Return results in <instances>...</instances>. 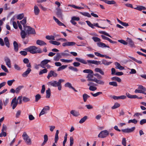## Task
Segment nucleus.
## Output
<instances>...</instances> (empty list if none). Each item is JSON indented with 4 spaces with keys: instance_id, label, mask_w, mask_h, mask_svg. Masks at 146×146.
<instances>
[{
    "instance_id": "nucleus-54",
    "label": "nucleus",
    "mask_w": 146,
    "mask_h": 146,
    "mask_svg": "<svg viewBox=\"0 0 146 146\" xmlns=\"http://www.w3.org/2000/svg\"><path fill=\"white\" fill-rule=\"evenodd\" d=\"M102 94V92H97V93H95V94H93V93L91 92L90 93V94L94 97H96L98 95L101 94Z\"/></svg>"
},
{
    "instance_id": "nucleus-33",
    "label": "nucleus",
    "mask_w": 146,
    "mask_h": 146,
    "mask_svg": "<svg viewBox=\"0 0 146 146\" xmlns=\"http://www.w3.org/2000/svg\"><path fill=\"white\" fill-rule=\"evenodd\" d=\"M13 44L15 51L16 52H17L19 49L18 45L16 41H14L13 42Z\"/></svg>"
},
{
    "instance_id": "nucleus-52",
    "label": "nucleus",
    "mask_w": 146,
    "mask_h": 146,
    "mask_svg": "<svg viewBox=\"0 0 146 146\" xmlns=\"http://www.w3.org/2000/svg\"><path fill=\"white\" fill-rule=\"evenodd\" d=\"M48 72V70L46 68L40 71L39 72L40 75H42L44 73H46Z\"/></svg>"
},
{
    "instance_id": "nucleus-39",
    "label": "nucleus",
    "mask_w": 146,
    "mask_h": 146,
    "mask_svg": "<svg viewBox=\"0 0 146 146\" xmlns=\"http://www.w3.org/2000/svg\"><path fill=\"white\" fill-rule=\"evenodd\" d=\"M66 52H69L68 50H66L64 52L61 53L60 54L61 56H70V55L68 53H67Z\"/></svg>"
},
{
    "instance_id": "nucleus-1",
    "label": "nucleus",
    "mask_w": 146,
    "mask_h": 146,
    "mask_svg": "<svg viewBox=\"0 0 146 146\" xmlns=\"http://www.w3.org/2000/svg\"><path fill=\"white\" fill-rule=\"evenodd\" d=\"M64 81V80L62 79H60L58 81L56 80H52L48 82L47 85L50 87H57L58 90L60 91L62 88L61 83Z\"/></svg>"
},
{
    "instance_id": "nucleus-29",
    "label": "nucleus",
    "mask_w": 146,
    "mask_h": 146,
    "mask_svg": "<svg viewBox=\"0 0 146 146\" xmlns=\"http://www.w3.org/2000/svg\"><path fill=\"white\" fill-rule=\"evenodd\" d=\"M93 77V74H88L87 76H86V78H88L87 80L88 81H91L94 82V79H92Z\"/></svg>"
},
{
    "instance_id": "nucleus-44",
    "label": "nucleus",
    "mask_w": 146,
    "mask_h": 146,
    "mask_svg": "<svg viewBox=\"0 0 146 146\" xmlns=\"http://www.w3.org/2000/svg\"><path fill=\"white\" fill-rule=\"evenodd\" d=\"M10 23H12L13 26L14 28L15 29H17L18 28L17 23V24L15 22L12 21L11 19L10 21Z\"/></svg>"
},
{
    "instance_id": "nucleus-11",
    "label": "nucleus",
    "mask_w": 146,
    "mask_h": 146,
    "mask_svg": "<svg viewBox=\"0 0 146 146\" xmlns=\"http://www.w3.org/2000/svg\"><path fill=\"white\" fill-rule=\"evenodd\" d=\"M56 14L57 17H62L63 16L62 10L58 7L56 8Z\"/></svg>"
},
{
    "instance_id": "nucleus-36",
    "label": "nucleus",
    "mask_w": 146,
    "mask_h": 146,
    "mask_svg": "<svg viewBox=\"0 0 146 146\" xmlns=\"http://www.w3.org/2000/svg\"><path fill=\"white\" fill-rule=\"evenodd\" d=\"M46 98H50L51 95V91L50 89L48 88V90L46 91Z\"/></svg>"
},
{
    "instance_id": "nucleus-20",
    "label": "nucleus",
    "mask_w": 146,
    "mask_h": 146,
    "mask_svg": "<svg viewBox=\"0 0 146 146\" xmlns=\"http://www.w3.org/2000/svg\"><path fill=\"white\" fill-rule=\"evenodd\" d=\"M64 85L65 87H68L69 88H71L75 92H77V91L72 86V85L70 83L68 82H67Z\"/></svg>"
},
{
    "instance_id": "nucleus-30",
    "label": "nucleus",
    "mask_w": 146,
    "mask_h": 146,
    "mask_svg": "<svg viewBox=\"0 0 146 146\" xmlns=\"http://www.w3.org/2000/svg\"><path fill=\"white\" fill-rule=\"evenodd\" d=\"M94 71L96 72L100 73L102 75H104V72L99 68H95L94 69Z\"/></svg>"
},
{
    "instance_id": "nucleus-27",
    "label": "nucleus",
    "mask_w": 146,
    "mask_h": 146,
    "mask_svg": "<svg viewBox=\"0 0 146 146\" xmlns=\"http://www.w3.org/2000/svg\"><path fill=\"white\" fill-rule=\"evenodd\" d=\"M115 65L116 66V68L119 69L120 70H122L124 69V67L121 66L120 64L117 62L115 63Z\"/></svg>"
},
{
    "instance_id": "nucleus-5",
    "label": "nucleus",
    "mask_w": 146,
    "mask_h": 146,
    "mask_svg": "<svg viewBox=\"0 0 146 146\" xmlns=\"http://www.w3.org/2000/svg\"><path fill=\"white\" fill-rule=\"evenodd\" d=\"M109 134L108 131L105 130L101 131L98 135V137L100 138H104L106 137Z\"/></svg>"
},
{
    "instance_id": "nucleus-26",
    "label": "nucleus",
    "mask_w": 146,
    "mask_h": 146,
    "mask_svg": "<svg viewBox=\"0 0 146 146\" xmlns=\"http://www.w3.org/2000/svg\"><path fill=\"white\" fill-rule=\"evenodd\" d=\"M100 1H104L106 3L109 5L114 4L116 3V2L114 0H100Z\"/></svg>"
},
{
    "instance_id": "nucleus-60",
    "label": "nucleus",
    "mask_w": 146,
    "mask_h": 146,
    "mask_svg": "<svg viewBox=\"0 0 146 146\" xmlns=\"http://www.w3.org/2000/svg\"><path fill=\"white\" fill-rule=\"evenodd\" d=\"M109 84L111 86H114L116 87L117 86V84L116 82H109Z\"/></svg>"
},
{
    "instance_id": "nucleus-8",
    "label": "nucleus",
    "mask_w": 146,
    "mask_h": 146,
    "mask_svg": "<svg viewBox=\"0 0 146 146\" xmlns=\"http://www.w3.org/2000/svg\"><path fill=\"white\" fill-rule=\"evenodd\" d=\"M58 76V74L55 71L53 70H50L48 73L47 78L48 79H49L50 78L52 77H56Z\"/></svg>"
},
{
    "instance_id": "nucleus-10",
    "label": "nucleus",
    "mask_w": 146,
    "mask_h": 146,
    "mask_svg": "<svg viewBox=\"0 0 146 146\" xmlns=\"http://www.w3.org/2000/svg\"><path fill=\"white\" fill-rule=\"evenodd\" d=\"M50 60L47 59H45L41 62L40 64H38L43 68H45V66L48 62H50Z\"/></svg>"
},
{
    "instance_id": "nucleus-64",
    "label": "nucleus",
    "mask_w": 146,
    "mask_h": 146,
    "mask_svg": "<svg viewBox=\"0 0 146 146\" xmlns=\"http://www.w3.org/2000/svg\"><path fill=\"white\" fill-rule=\"evenodd\" d=\"M35 101L36 102H37L38 101V100H40L41 98V96L39 94H37L35 96Z\"/></svg>"
},
{
    "instance_id": "nucleus-19",
    "label": "nucleus",
    "mask_w": 146,
    "mask_h": 146,
    "mask_svg": "<svg viewBox=\"0 0 146 146\" xmlns=\"http://www.w3.org/2000/svg\"><path fill=\"white\" fill-rule=\"evenodd\" d=\"M53 19L55 21V22L57 24L60 26H63L65 27H66V26L62 23L60 21L57 19L54 16L53 17Z\"/></svg>"
},
{
    "instance_id": "nucleus-51",
    "label": "nucleus",
    "mask_w": 146,
    "mask_h": 146,
    "mask_svg": "<svg viewBox=\"0 0 146 146\" xmlns=\"http://www.w3.org/2000/svg\"><path fill=\"white\" fill-rule=\"evenodd\" d=\"M23 98V96H19L18 97L17 99V101H18V103L19 104H21L22 103V99Z\"/></svg>"
},
{
    "instance_id": "nucleus-46",
    "label": "nucleus",
    "mask_w": 146,
    "mask_h": 146,
    "mask_svg": "<svg viewBox=\"0 0 146 146\" xmlns=\"http://www.w3.org/2000/svg\"><path fill=\"white\" fill-rule=\"evenodd\" d=\"M92 39L95 42H101V39L97 37H93Z\"/></svg>"
},
{
    "instance_id": "nucleus-14",
    "label": "nucleus",
    "mask_w": 146,
    "mask_h": 146,
    "mask_svg": "<svg viewBox=\"0 0 146 146\" xmlns=\"http://www.w3.org/2000/svg\"><path fill=\"white\" fill-rule=\"evenodd\" d=\"M127 44H128L130 47H135L134 42L131 38H127Z\"/></svg>"
},
{
    "instance_id": "nucleus-9",
    "label": "nucleus",
    "mask_w": 146,
    "mask_h": 146,
    "mask_svg": "<svg viewBox=\"0 0 146 146\" xmlns=\"http://www.w3.org/2000/svg\"><path fill=\"white\" fill-rule=\"evenodd\" d=\"M49 110L50 107L49 106H47L44 107L40 113L39 115V116L40 117V116L46 113L47 111H49Z\"/></svg>"
},
{
    "instance_id": "nucleus-53",
    "label": "nucleus",
    "mask_w": 146,
    "mask_h": 146,
    "mask_svg": "<svg viewBox=\"0 0 146 146\" xmlns=\"http://www.w3.org/2000/svg\"><path fill=\"white\" fill-rule=\"evenodd\" d=\"M15 69L18 71H20L21 70V67L17 64H15L14 65Z\"/></svg>"
},
{
    "instance_id": "nucleus-62",
    "label": "nucleus",
    "mask_w": 146,
    "mask_h": 146,
    "mask_svg": "<svg viewBox=\"0 0 146 146\" xmlns=\"http://www.w3.org/2000/svg\"><path fill=\"white\" fill-rule=\"evenodd\" d=\"M68 68L69 69L72 70L75 72H77L78 70V69L72 66H69L68 67Z\"/></svg>"
},
{
    "instance_id": "nucleus-13",
    "label": "nucleus",
    "mask_w": 146,
    "mask_h": 146,
    "mask_svg": "<svg viewBox=\"0 0 146 146\" xmlns=\"http://www.w3.org/2000/svg\"><path fill=\"white\" fill-rule=\"evenodd\" d=\"M135 129V127H134L130 128H127L121 130L122 131L125 133H130L133 132Z\"/></svg>"
},
{
    "instance_id": "nucleus-2",
    "label": "nucleus",
    "mask_w": 146,
    "mask_h": 146,
    "mask_svg": "<svg viewBox=\"0 0 146 146\" xmlns=\"http://www.w3.org/2000/svg\"><path fill=\"white\" fill-rule=\"evenodd\" d=\"M24 50L27 52H30L32 54L37 53H41L42 51V50L35 46H31L25 48Z\"/></svg>"
},
{
    "instance_id": "nucleus-32",
    "label": "nucleus",
    "mask_w": 146,
    "mask_h": 146,
    "mask_svg": "<svg viewBox=\"0 0 146 146\" xmlns=\"http://www.w3.org/2000/svg\"><path fill=\"white\" fill-rule=\"evenodd\" d=\"M24 87V86L23 85H21L18 86L15 89L16 93L17 94H18L20 92L21 89L23 88Z\"/></svg>"
},
{
    "instance_id": "nucleus-3",
    "label": "nucleus",
    "mask_w": 146,
    "mask_h": 146,
    "mask_svg": "<svg viewBox=\"0 0 146 146\" xmlns=\"http://www.w3.org/2000/svg\"><path fill=\"white\" fill-rule=\"evenodd\" d=\"M75 59L77 61L84 64H86L87 63L88 64H94L96 65L101 64V62L99 61L94 60H87L86 62L84 59H81L79 58H76Z\"/></svg>"
},
{
    "instance_id": "nucleus-24",
    "label": "nucleus",
    "mask_w": 146,
    "mask_h": 146,
    "mask_svg": "<svg viewBox=\"0 0 146 146\" xmlns=\"http://www.w3.org/2000/svg\"><path fill=\"white\" fill-rule=\"evenodd\" d=\"M70 113L75 117H78L80 115L78 111L75 110H72L70 111Z\"/></svg>"
},
{
    "instance_id": "nucleus-21",
    "label": "nucleus",
    "mask_w": 146,
    "mask_h": 146,
    "mask_svg": "<svg viewBox=\"0 0 146 146\" xmlns=\"http://www.w3.org/2000/svg\"><path fill=\"white\" fill-rule=\"evenodd\" d=\"M36 44L40 46H42L46 45V43L43 41L41 40H38L36 41Z\"/></svg>"
},
{
    "instance_id": "nucleus-50",
    "label": "nucleus",
    "mask_w": 146,
    "mask_h": 146,
    "mask_svg": "<svg viewBox=\"0 0 146 146\" xmlns=\"http://www.w3.org/2000/svg\"><path fill=\"white\" fill-rule=\"evenodd\" d=\"M9 102V99L8 98H6L3 101V104L5 106L7 105Z\"/></svg>"
},
{
    "instance_id": "nucleus-6",
    "label": "nucleus",
    "mask_w": 146,
    "mask_h": 146,
    "mask_svg": "<svg viewBox=\"0 0 146 146\" xmlns=\"http://www.w3.org/2000/svg\"><path fill=\"white\" fill-rule=\"evenodd\" d=\"M25 30H26L28 34H35L36 33L35 29L31 28L29 26H26L25 28L24 29Z\"/></svg>"
},
{
    "instance_id": "nucleus-34",
    "label": "nucleus",
    "mask_w": 146,
    "mask_h": 146,
    "mask_svg": "<svg viewBox=\"0 0 146 146\" xmlns=\"http://www.w3.org/2000/svg\"><path fill=\"white\" fill-rule=\"evenodd\" d=\"M112 62H108L107 60H102V63L101 64H104L105 65L107 66L108 65L111 64Z\"/></svg>"
},
{
    "instance_id": "nucleus-22",
    "label": "nucleus",
    "mask_w": 146,
    "mask_h": 146,
    "mask_svg": "<svg viewBox=\"0 0 146 146\" xmlns=\"http://www.w3.org/2000/svg\"><path fill=\"white\" fill-rule=\"evenodd\" d=\"M101 37L103 39L108 40L111 43L113 44L116 43V42L112 40L109 38L104 35H101Z\"/></svg>"
},
{
    "instance_id": "nucleus-40",
    "label": "nucleus",
    "mask_w": 146,
    "mask_h": 146,
    "mask_svg": "<svg viewBox=\"0 0 146 146\" xmlns=\"http://www.w3.org/2000/svg\"><path fill=\"white\" fill-rule=\"evenodd\" d=\"M83 100L84 102H86L87 99L90 97V96L86 94H84L82 96Z\"/></svg>"
},
{
    "instance_id": "nucleus-12",
    "label": "nucleus",
    "mask_w": 146,
    "mask_h": 146,
    "mask_svg": "<svg viewBox=\"0 0 146 146\" xmlns=\"http://www.w3.org/2000/svg\"><path fill=\"white\" fill-rule=\"evenodd\" d=\"M76 43L73 42L66 41L65 42L63 43L62 44V46L63 47L66 46H70L74 45L76 44Z\"/></svg>"
},
{
    "instance_id": "nucleus-45",
    "label": "nucleus",
    "mask_w": 146,
    "mask_h": 146,
    "mask_svg": "<svg viewBox=\"0 0 146 146\" xmlns=\"http://www.w3.org/2000/svg\"><path fill=\"white\" fill-rule=\"evenodd\" d=\"M134 9L138 10L139 11H141L142 10H145L146 9V8L143 6H139L136 8H134Z\"/></svg>"
},
{
    "instance_id": "nucleus-47",
    "label": "nucleus",
    "mask_w": 146,
    "mask_h": 146,
    "mask_svg": "<svg viewBox=\"0 0 146 146\" xmlns=\"http://www.w3.org/2000/svg\"><path fill=\"white\" fill-rule=\"evenodd\" d=\"M46 39L48 40H54L55 37L53 35H47L45 37Z\"/></svg>"
},
{
    "instance_id": "nucleus-56",
    "label": "nucleus",
    "mask_w": 146,
    "mask_h": 146,
    "mask_svg": "<svg viewBox=\"0 0 146 146\" xmlns=\"http://www.w3.org/2000/svg\"><path fill=\"white\" fill-rule=\"evenodd\" d=\"M81 14L86 17H91V15L89 13L87 12H83L81 13Z\"/></svg>"
},
{
    "instance_id": "nucleus-35",
    "label": "nucleus",
    "mask_w": 146,
    "mask_h": 146,
    "mask_svg": "<svg viewBox=\"0 0 146 146\" xmlns=\"http://www.w3.org/2000/svg\"><path fill=\"white\" fill-rule=\"evenodd\" d=\"M44 141L42 144V146H43L47 142L48 140V137L47 135H45L44 136Z\"/></svg>"
},
{
    "instance_id": "nucleus-25",
    "label": "nucleus",
    "mask_w": 146,
    "mask_h": 146,
    "mask_svg": "<svg viewBox=\"0 0 146 146\" xmlns=\"http://www.w3.org/2000/svg\"><path fill=\"white\" fill-rule=\"evenodd\" d=\"M61 58V55L59 53H57L56 55L54 56L53 59L55 61H58L60 58Z\"/></svg>"
},
{
    "instance_id": "nucleus-23",
    "label": "nucleus",
    "mask_w": 146,
    "mask_h": 146,
    "mask_svg": "<svg viewBox=\"0 0 146 146\" xmlns=\"http://www.w3.org/2000/svg\"><path fill=\"white\" fill-rule=\"evenodd\" d=\"M137 86H138V89L142 90L141 93L146 95V88L141 85H138Z\"/></svg>"
},
{
    "instance_id": "nucleus-37",
    "label": "nucleus",
    "mask_w": 146,
    "mask_h": 146,
    "mask_svg": "<svg viewBox=\"0 0 146 146\" xmlns=\"http://www.w3.org/2000/svg\"><path fill=\"white\" fill-rule=\"evenodd\" d=\"M127 96L129 98L131 99H135L137 98L136 95H131L128 93H127L126 94Z\"/></svg>"
},
{
    "instance_id": "nucleus-18",
    "label": "nucleus",
    "mask_w": 146,
    "mask_h": 146,
    "mask_svg": "<svg viewBox=\"0 0 146 146\" xmlns=\"http://www.w3.org/2000/svg\"><path fill=\"white\" fill-rule=\"evenodd\" d=\"M31 71V69L30 68H28L27 70L23 73L22 74V76L24 77H27Z\"/></svg>"
},
{
    "instance_id": "nucleus-59",
    "label": "nucleus",
    "mask_w": 146,
    "mask_h": 146,
    "mask_svg": "<svg viewBox=\"0 0 146 146\" xmlns=\"http://www.w3.org/2000/svg\"><path fill=\"white\" fill-rule=\"evenodd\" d=\"M137 122V121L135 119H130L128 121V123H133L135 124H136Z\"/></svg>"
},
{
    "instance_id": "nucleus-61",
    "label": "nucleus",
    "mask_w": 146,
    "mask_h": 146,
    "mask_svg": "<svg viewBox=\"0 0 146 146\" xmlns=\"http://www.w3.org/2000/svg\"><path fill=\"white\" fill-rule=\"evenodd\" d=\"M88 25L92 29H94V25L92 24L90 21H86Z\"/></svg>"
},
{
    "instance_id": "nucleus-15",
    "label": "nucleus",
    "mask_w": 146,
    "mask_h": 146,
    "mask_svg": "<svg viewBox=\"0 0 146 146\" xmlns=\"http://www.w3.org/2000/svg\"><path fill=\"white\" fill-rule=\"evenodd\" d=\"M96 44L97 46L99 47H101L102 48L105 47H107L108 48H110V47L108 46L105 43H103L101 42H97Z\"/></svg>"
},
{
    "instance_id": "nucleus-43",
    "label": "nucleus",
    "mask_w": 146,
    "mask_h": 146,
    "mask_svg": "<svg viewBox=\"0 0 146 146\" xmlns=\"http://www.w3.org/2000/svg\"><path fill=\"white\" fill-rule=\"evenodd\" d=\"M111 80H112L116 81L118 82H120L121 81V79L120 78L116 76L112 77L111 78Z\"/></svg>"
},
{
    "instance_id": "nucleus-58",
    "label": "nucleus",
    "mask_w": 146,
    "mask_h": 146,
    "mask_svg": "<svg viewBox=\"0 0 146 146\" xmlns=\"http://www.w3.org/2000/svg\"><path fill=\"white\" fill-rule=\"evenodd\" d=\"M15 81V80L14 79L8 80L7 82V84L8 86H11L12 85L13 82Z\"/></svg>"
},
{
    "instance_id": "nucleus-7",
    "label": "nucleus",
    "mask_w": 146,
    "mask_h": 146,
    "mask_svg": "<svg viewBox=\"0 0 146 146\" xmlns=\"http://www.w3.org/2000/svg\"><path fill=\"white\" fill-rule=\"evenodd\" d=\"M18 104V101L17 100V97H15L12 99L11 103V106H12L13 110L16 108Z\"/></svg>"
},
{
    "instance_id": "nucleus-16",
    "label": "nucleus",
    "mask_w": 146,
    "mask_h": 146,
    "mask_svg": "<svg viewBox=\"0 0 146 146\" xmlns=\"http://www.w3.org/2000/svg\"><path fill=\"white\" fill-rule=\"evenodd\" d=\"M94 82L100 85H104L105 84L104 81L102 80L98 79L96 78H94Z\"/></svg>"
},
{
    "instance_id": "nucleus-28",
    "label": "nucleus",
    "mask_w": 146,
    "mask_h": 146,
    "mask_svg": "<svg viewBox=\"0 0 146 146\" xmlns=\"http://www.w3.org/2000/svg\"><path fill=\"white\" fill-rule=\"evenodd\" d=\"M34 12L35 15H38L40 12V10L38 7L36 5H35L34 7Z\"/></svg>"
},
{
    "instance_id": "nucleus-41",
    "label": "nucleus",
    "mask_w": 146,
    "mask_h": 146,
    "mask_svg": "<svg viewBox=\"0 0 146 146\" xmlns=\"http://www.w3.org/2000/svg\"><path fill=\"white\" fill-rule=\"evenodd\" d=\"M20 22V23H21L22 25H23L24 29L25 28V27L27 26L25 25L26 22H27V19L26 18H24L23 19L22 21H21Z\"/></svg>"
},
{
    "instance_id": "nucleus-63",
    "label": "nucleus",
    "mask_w": 146,
    "mask_h": 146,
    "mask_svg": "<svg viewBox=\"0 0 146 146\" xmlns=\"http://www.w3.org/2000/svg\"><path fill=\"white\" fill-rule=\"evenodd\" d=\"M24 17V15L23 13H22L18 15L17 16V19L21 20Z\"/></svg>"
},
{
    "instance_id": "nucleus-49",
    "label": "nucleus",
    "mask_w": 146,
    "mask_h": 146,
    "mask_svg": "<svg viewBox=\"0 0 146 146\" xmlns=\"http://www.w3.org/2000/svg\"><path fill=\"white\" fill-rule=\"evenodd\" d=\"M60 60L63 62L70 63L73 60L72 59L66 60L64 59H60Z\"/></svg>"
},
{
    "instance_id": "nucleus-55",
    "label": "nucleus",
    "mask_w": 146,
    "mask_h": 146,
    "mask_svg": "<svg viewBox=\"0 0 146 146\" xmlns=\"http://www.w3.org/2000/svg\"><path fill=\"white\" fill-rule=\"evenodd\" d=\"M1 68L5 72H8V70L5 66L3 65H1Z\"/></svg>"
},
{
    "instance_id": "nucleus-38",
    "label": "nucleus",
    "mask_w": 146,
    "mask_h": 146,
    "mask_svg": "<svg viewBox=\"0 0 146 146\" xmlns=\"http://www.w3.org/2000/svg\"><path fill=\"white\" fill-rule=\"evenodd\" d=\"M49 42L50 43L55 45L58 46L60 44V42L56 41L50 40L49 41Z\"/></svg>"
},
{
    "instance_id": "nucleus-57",
    "label": "nucleus",
    "mask_w": 146,
    "mask_h": 146,
    "mask_svg": "<svg viewBox=\"0 0 146 146\" xmlns=\"http://www.w3.org/2000/svg\"><path fill=\"white\" fill-rule=\"evenodd\" d=\"M120 106V104H119L117 103H115L114 106L111 107V108L112 109H115L119 107Z\"/></svg>"
},
{
    "instance_id": "nucleus-48",
    "label": "nucleus",
    "mask_w": 146,
    "mask_h": 146,
    "mask_svg": "<svg viewBox=\"0 0 146 146\" xmlns=\"http://www.w3.org/2000/svg\"><path fill=\"white\" fill-rule=\"evenodd\" d=\"M83 72L84 73L93 74V71L90 69H85L83 71Z\"/></svg>"
},
{
    "instance_id": "nucleus-17",
    "label": "nucleus",
    "mask_w": 146,
    "mask_h": 146,
    "mask_svg": "<svg viewBox=\"0 0 146 146\" xmlns=\"http://www.w3.org/2000/svg\"><path fill=\"white\" fill-rule=\"evenodd\" d=\"M5 61L6 63V65L9 68L11 67V61L9 58L7 57H5Z\"/></svg>"
},
{
    "instance_id": "nucleus-4",
    "label": "nucleus",
    "mask_w": 146,
    "mask_h": 146,
    "mask_svg": "<svg viewBox=\"0 0 146 146\" xmlns=\"http://www.w3.org/2000/svg\"><path fill=\"white\" fill-rule=\"evenodd\" d=\"M22 137L25 142L28 145L31 144L32 141L31 139L27 134L26 132H24L22 135Z\"/></svg>"
},
{
    "instance_id": "nucleus-42",
    "label": "nucleus",
    "mask_w": 146,
    "mask_h": 146,
    "mask_svg": "<svg viewBox=\"0 0 146 146\" xmlns=\"http://www.w3.org/2000/svg\"><path fill=\"white\" fill-rule=\"evenodd\" d=\"M87 118L88 117L87 116H85L80 120L79 123L81 124L83 123L87 119Z\"/></svg>"
},
{
    "instance_id": "nucleus-31",
    "label": "nucleus",
    "mask_w": 146,
    "mask_h": 146,
    "mask_svg": "<svg viewBox=\"0 0 146 146\" xmlns=\"http://www.w3.org/2000/svg\"><path fill=\"white\" fill-rule=\"evenodd\" d=\"M25 30H22L21 31V38H25L26 36L27 35V32L25 31Z\"/></svg>"
}]
</instances>
